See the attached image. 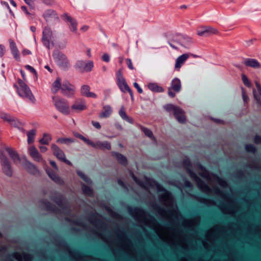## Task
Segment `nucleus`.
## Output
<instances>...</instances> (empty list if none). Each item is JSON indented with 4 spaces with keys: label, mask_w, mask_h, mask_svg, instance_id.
<instances>
[{
    "label": "nucleus",
    "mask_w": 261,
    "mask_h": 261,
    "mask_svg": "<svg viewBox=\"0 0 261 261\" xmlns=\"http://www.w3.org/2000/svg\"><path fill=\"white\" fill-rule=\"evenodd\" d=\"M19 87L17 88L18 95L24 98L28 99L33 103L36 102V99L32 94L30 88L21 79L18 80Z\"/></svg>",
    "instance_id": "obj_1"
},
{
    "label": "nucleus",
    "mask_w": 261,
    "mask_h": 261,
    "mask_svg": "<svg viewBox=\"0 0 261 261\" xmlns=\"http://www.w3.org/2000/svg\"><path fill=\"white\" fill-rule=\"evenodd\" d=\"M183 166L189 172L191 177L194 179L197 182L198 186L202 189H208L207 185L200 179L196 174V173L192 171V165L189 159H185L183 161Z\"/></svg>",
    "instance_id": "obj_2"
},
{
    "label": "nucleus",
    "mask_w": 261,
    "mask_h": 261,
    "mask_svg": "<svg viewBox=\"0 0 261 261\" xmlns=\"http://www.w3.org/2000/svg\"><path fill=\"white\" fill-rule=\"evenodd\" d=\"M53 57L57 64L64 70L67 69L69 67V63L67 57L59 51H54Z\"/></svg>",
    "instance_id": "obj_3"
},
{
    "label": "nucleus",
    "mask_w": 261,
    "mask_h": 261,
    "mask_svg": "<svg viewBox=\"0 0 261 261\" xmlns=\"http://www.w3.org/2000/svg\"><path fill=\"white\" fill-rule=\"evenodd\" d=\"M93 66L94 65L92 61L79 60L76 62L74 65V68L79 72L83 73L84 72H87L91 71L92 70Z\"/></svg>",
    "instance_id": "obj_4"
},
{
    "label": "nucleus",
    "mask_w": 261,
    "mask_h": 261,
    "mask_svg": "<svg viewBox=\"0 0 261 261\" xmlns=\"http://www.w3.org/2000/svg\"><path fill=\"white\" fill-rule=\"evenodd\" d=\"M55 106L60 112L64 115H68L70 113V108L68 102L64 98H58L55 101Z\"/></svg>",
    "instance_id": "obj_5"
},
{
    "label": "nucleus",
    "mask_w": 261,
    "mask_h": 261,
    "mask_svg": "<svg viewBox=\"0 0 261 261\" xmlns=\"http://www.w3.org/2000/svg\"><path fill=\"white\" fill-rule=\"evenodd\" d=\"M53 154L59 160L64 162L66 164L72 166V163L67 160L64 152L56 144H52L51 146Z\"/></svg>",
    "instance_id": "obj_6"
},
{
    "label": "nucleus",
    "mask_w": 261,
    "mask_h": 261,
    "mask_svg": "<svg viewBox=\"0 0 261 261\" xmlns=\"http://www.w3.org/2000/svg\"><path fill=\"white\" fill-rule=\"evenodd\" d=\"M174 41L186 48H189L192 43V39L190 37L181 34H178L174 36Z\"/></svg>",
    "instance_id": "obj_7"
},
{
    "label": "nucleus",
    "mask_w": 261,
    "mask_h": 261,
    "mask_svg": "<svg viewBox=\"0 0 261 261\" xmlns=\"http://www.w3.org/2000/svg\"><path fill=\"white\" fill-rule=\"evenodd\" d=\"M116 79L117 84L120 90L122 92H127V90H129V87L126 83L125 80L124 79L122 72L120 70H119L116 73Z\"/></svg>",
    "instance_id": "obj_8"
},
{
    "label": "nucleus",
    "mask_w": 261,
    "mask_h": 261,
    "mask_svg": "<svg viewBox=\"0 0 261 261\" xmlns=\"http://www.w3.org/2000/svg\"><path fill=\"white\" fill-rule=\"evenodd\" d=\"M1 164L4 173L8 177H12L13 175V170L8 159L4 156L1 159Z\"/></svg>",
    "instance_id": "obj_9"
},
{
    "label": "nucleus",
    "mask_w": 261,
    "mask_h": 261,
    "mask_svg": "<svg viewBox=\"0 0 261 261\" xmlns=\"http://www.w3.org/2000/svg\"><path fill=\"white\" fill-rule=\"evenodd\" d=\"M62 93L65 96L70 97L74 94V88L68 81H64L61 85Z\"/></svg>",
    "instance_id": "obj_10"
},
{
    "label": "nucleus",
    "mask_w": 261,
    "mask_h": 261,
    "mask_svg": "<svg viewBox=\"0 0 261 261\" xmlns=\"http://www.w3.org/2000/svg\"><path fill=\"white\" fill-rule=\"evenodd\" d=\"M61 18L68 23L71 31L75 32L77 30V22L68 13H65L61 16Z\"/></svg>",
    "instance_id": "obj_11"
},
{
    "label": "nucleus",
    "mask_w": 261,
    "mask_h": 261,
    "mask_svg": "<svg viewBox=\"0 0 261 261\" xmlns=\"http://www.w3.org/2000/svg\"><path fill=\"white\" fill-rule=\"evenodd\" d=\"M52 37V32L48 27H45L42 33V42L45 46L50 48V40Z\"/></svg>",
    "instance_id": "obj_12"
},
{
    "label": "nucleus",
    "mask_w": 261,
    "mask_h": 261,
    "mask_svg": "<svg viewBox=\"0 0 261 261\" xmlns=\"http://www.w3.org/2000/svg\"><path fill=\"white\" fill-rule=\"evenodd\" d=\"M71 109L72 110L76 112L84 111L87 109L86 102L83 99H76L71 106Z\"/></svg>",
    "instance_id": "obj_13"
},
{
    "label": "nucleus",
    "mask_w": 261,
    "mask_h": 261,
    "mask_svg": "<svg viewBox=\"0 0 261 261\" xmlns=\"http://www.w3.org/2000/svg\"><path fill=\"white\" fill-rule=\"evenodd\" d=\"M218 31L211 27H204L197 32V34L200 36L207 37L212 34H216Z\"/></svg>",
    "instance_id": "obj_14"
},
{
    "label": "nucleus",
    "mask_w": 261,
    "mask_h": 261,
    "mask_svg": "<svg viewBox=\"0 0 261 261\" xmlns=\"http://www.w3.org/2000/svg\"><path fill=\"white\" fill-rule=\"evenodd\" d=\"M41 204L45 210L55 214L59 213V210L47 200H42Z\"/></svg>",
    "instance_id": "obj_15"
},
{
    "label": "nucleus",
    "mask_w": 261,
    "mask_h": 261,
    "mask_svg": "<svg viewBox=\"0 0 261 261\" xmlns=\"http://www.w3.org/2000/svg\"><path fill=\"white\" fill-rule=\"evenodd\" d=\"M29 152L34 161L38 162L43 161L42 156L34 146H32L29 148Z\"/></svg>",
    "instance_id": "obj_16"
},
{
    "label": "nucleus",
    "mask_w": 261,
    "mask_h": 261,
    "mask_svg": "<svg viewBox=\"0 0 261 261\" xmlns=\"http://www.w3.org/2000/svg\"><path fill=\"white\" fill-rule=\"evenodd\" d=\"M43 17L46 21H50L53 19L59 20L56 12L53 9H48L46 10L43 13Z\"/></svg>",
    "instance_id": "obj_17"
},
{
    "label": "nucleus",
    "mask_w": 261,
    "mask_h": 261,
    "mask_svg": "<svg viewBox=\"0 0 261 261\" xmlns=\"http://www.w3.org/2000/svg\"><path fill=\"white\" fill-rule=\"evenodd\" d=\"M10 48L14 58L17 61H20V54L15 42L12 39H9Z\"/></svg>",
    "instance_id": "obj_18"
},
{
    "label": "nucleus",
    "mask_w": 261,
    "mask_h": 261,
    "mask_svg": "<svg viewBox=\"0 0 261 261\" xmlns=\"http://www.w3.org/2000/svg\"><path fill=\"white\" fill-rule=\"evenodd\" d=\"M92 144H90V146L93 148L100 149H107L110 150L111 149V145L110 143L107 141L100 142L97 141L96 142H93L92 141Z\"/></svg>",
    "instance_id": "obj_19"
},
{
    "label": "nucleus",
    "mask_w": 261,
    "mask_h": 261,
    "mask_svg": "<svg viewBox=\"0 0 261 261\" xmlns=\"http://www.w3.org/2000/svg\"><path fill=\"white\" fill-rule=\"evenodd\" d=\"M23 166L25 169L31 174L35 175L39 172V170L35 165L28 160L24 161Z\"/></svg>",
    "instance_id": "obj_20"
},
{
    "label": "nucleus",
    "mask_w": 261,
    "mask_h": 261,
    "mask_svg": "<svg viewBox=\"0 0 261 261\" xmlns=\"http://www.w3.org/2000/svg\"><path fill=\"white\" fill-rule=\"evenodd\" d=\"M90 87L88 85H85L82 86L81 88V93L82 95L87 97L96 98L97 97V95L93 92H90Z\"/></svg>",
    "instance_id": "obj_21"
},
{
    "label": "nucleus",
    "mask_w": 261,
    "mask_h": 261,
    "mask_svg": "<svg viewBox=\"0 0 261 261\" xmlns=\"http://www.w3.org/2000/svg\"><path fill=\"white\" fill-rule=\"evenodd\" d=\"M46 171L48 176L55 182L61 184L63 182L61 178L59 177L52 169L47 168Z\"/></svg>",
    "instance_id": "obj_22"
},
{
    "label": "nucleus",
    "mask_w": 261,
    "mask_h": 261,
    "mask_svg": "<svg viewBox=\"0 0 261 261\" xmlns=\"http://www.w3.org/2000/svg\"><path fill=\"white\" fill-rule=\"evenodd\" d=\"M170 88L176 93H178L181 90V82L179 79L174 78L172 80Z\"/></svg>",
    "instance_id": "obj_23"
},
{
    "label": "nucleus",
    "mask_w": 261,
    "mask_h": 261,
    "mask_svg": "<svg viewBox=\"0 0 261 261\" xmlns=\"http://www.w3.org/2000/svg\"><path fill=\"white\" fill-rule=\"evenodd\" d=\"M175 118L177 120L181 123H185L186 122V118L184 114V112L182 110L178 108V109L174 112L173 114Z\"/></svg>",
    "instance_id": "obj_24"
},
{
    "label": "nucleus",
    "mask_w": 261,
    "mask_h": 261,
    "mask_svg": "<svg viewBox=\"0 0 261 261\" xmlns=\"http://www.w3.org/2000/svg\"><path fill=\"white\" fill-rule=\"evenodd\" d=\"M189 57V56L187 54H183L178 57L175 61V68L179 69Z\"/></svg>",
    "instance_id": "obj_25"
},
{
    "label": "nucleus",
    "mask_w": 261,
    "mask_h": 261,
    "mask_svg": "<svg viewBox=\"0 0 261 261\" xmlns=\"http://www.w3.org/2000/svg\"><path fill=\"white\" fill-rule=\"evenodd\" d=\"M244 64L246 66L254 68H258L260 67L259 63L254 59L247 58L245 60Z\"/></svg>",
    "instance_id": "obj_26"
},
{
    "label": "nucleus",
    "mask_w": 261,
    "mask_h": 261,
    "mask_svg": "<svg viewBox=\"0 0 261 261\" xmlns=\"http://www.w3.org/2000/svg\"><path fill=\"white\" fill-rule=\"evenodd\" d=\"M112 154L116 158L119 164L123 166H126L127 165V160L125 156L116 152H113Z\"/></svg>",
    "instance_id": "obj_27"
},
{
    "label": "nucleus",
    "mask_w": 261,
    "mask_h": 261,
    "mask_svg": "<svg viewBox=\"0 0 261 261\" xmlns=\"http://www.w3.org/2000/svg\"><path fill=\"white\" fill-rule=\"evenodd\" d=\"M112 113L111 107L109 105H106L103 107L102 111L99 114V117L100 118H108L110 116Z\"/></svg>",
    "instance_id": "obj_28"
},
{
    "label": "nucleus",
    "mask_w": 261,
    "mask_h": 261,
    "mask_svg": "<svg viewBox=\"0 0 261 261\" xmlns=\"http://www.w3.org/2000/svg\"><path fill=\"white\" fill-rule=\"evenodd\" d=\"M9 123L11 126L18 128L23 132H24V130L22 128L24 125V123L20 122L17 118L13 117Z\"/></svg>",
    "instance_id": "obj_29"
},
{
    "label": "nucleus",
    "mask_w": 261,
    "mask_h": 261,
    "mask_svg": "<svg viewBox=\"0 0 261 261\" xmlns=\"http://www.w3.org/2000/svg\"><path fill=\"white\" fill-rule=\"evenodd\" d=\"M53 200L56 203V204L64 210L69 211V208L68 206L64 205L63 199L62 197L60 196L54 197L53 198Z\"/></svg>",
    "instance_id": "obj_30"
},
{
    "label": "nucleus",
    "mask_w": 261,
    "mask_h": 261,
    "mask_svg": "<svg viewBox=\"0 0 261 261\" xmlns=\"http://www.w3.org/2000/svg\"><path fill=\"white\" fill-rule=\"evenodd\" d=\"M6 151L9 154L10 157L14 162L20 161L19 155L15 151L13 150L11 148L9 147L6 148Z\"/></svg>",
    "instance_id": "obj_31"
},
{
    "label": "nucleus",
    "mask_w": 261,
    "mask_h": 261,
    "mask_svg": "<svg viewBox=\"0 0 261 261\" xmlns=\"http://www.w3.org/2000/svg\"><path fill=\"white\" fill-rule=\"evenodd\" d=\"M82 189L84 194L85 195L89 197H92L93 196V190L85 184H83L82 185Z\"/></svg>",
    "instance_id": "obj_32"
},
{
    "label": "nucleus",
    "mask_w": 261,
    "mask_h": 261,
    "mask_svg": "<svg viewBox=\"0 0 261 261\" xmlns=\"http://www.w3.org/2000/svg\"><path fill=\"white\" fill-rule=\"evenodd\" d=\"M148 87L149 90L153 92H163L164 91V89L155 83H150L148 85Z\"/></svg>",
    "instance_id": "obj_33"
},
{
    "label": "nucleus",
    "mask_w": 261,
    "mask_h": 261,
    "mask_svg": "<svg viewBox=\"0 0 261 261\" xmlns=\"http://www.w3.org/2000/svg\"><path fill=\"white\" fill-rule=\"evenodd\" d=\"M119 114L122 119L130 123H133V120L132 118H129L124 111V108L122 107L119 112Z\"/></svg>",
    "instance_id": "obj_34"
},
{
    "label": "nucleus",
    "mask_w": 261,
    "mask_h": 261,
    "mask_svg": "<svg viewBox=\"0 0 261 261\" xmlns=\"http://www.w3.org/2000/svg\"><path fill=\"white\" fill-rule=\"evenodd\" d=\"M61 79L58 77L53 84L52 91L53 93H56L61 88Z\"/></svg>",
    "instance_id": "obj_35"
},
{
    "label": "nucleus",
    "mask_w": 261,
    "mask_h": 261,
    "mask_svg": "<svg viewBox=\"0 0 261 261\" xmlns=\"http://www.w3.org/2000/svg\"><path fill=\"white\" fill-rule=\"evenodd\" d=\"M36 129H32L27 132L28 143V144L32 143L34 141V138L36 135Z\"/></svg>",
    "instance_id": "obj_36"
},
{
    "label": "nucleus",
    "mask_w": 261,
    "mask_h": 261,
    "mask_svg": "<svg viewBox=\"0 0 261 261\" xmlns=\"http://www.w3.org/2000/svg\"><path fill=\"white\" fill-rule=\"evenodd\" d=\"M74 141V139L67 138H60L57 140V143L65 144L73 143Z\"/></svg>",
    "instance_id": "obj_37"
},
{
    "label": "nucleus",
    "mask_w": 261,
    "mask_h": 261,
    "mask_svg": "<svg viewBox=\"0 0 261 261\" xmlns=\"http://www.w3.org/2000/svg\"><path fill=\"white\" fill-rule=\"evenodd\" d=\"M51 138L50 136L47 134L43 135V137L39 140L40 143L44 145H48L49 141L51 140Z\"/></svg>",
    "instance_id": "obj_38"
},
{
    "label": "nucleus",
    "mask_w": 261,
    "mask_h": 261,
    "mask_svg": "<svg viewBox=\"0 0 261 261\" xmlns=\"http://www.w3.org/2000/svg\"><path fill=\"white\" fill-rule=\"evenodd\" d=\"M0 118L4 120V121L10 123L13 117L8 113L1 112Z\"/></svg>",
    "instance_id": "obj_39"
},
{
    "label": "nucleus",
    "mask_w": 261,
    "mask_h": 261,
    "mask_svg": "<svg viewBox=\"0 0 261 261\" xmlns=\"http://www.w3.org/2000/svg\"><path fill=\"white\" fill-rule=\"evenodd\" d=\"M77 174L85 182L88 184L91 182V179L83 172L78 171L77 172Z\"/></svg>",
    "instance_id": "obj_40"
},
{
    "label": "nucleus",
    "mask_w": 261,
    "mask_h": 261,
    "mask_svg": "<svg viewBox=\"0 0 261 261\" xmlns=\"http://www.w3.org/2000/svg\"><path fill=\"white\" fill-rule=\"evenodd\" d=\"M141 129L142 131L144 133V134L146 136L148 137L149 138H150L151 139H154L153 134L150 129H149L147 128H146L144 126H141Z\"/></svg>",
    "instance_id": "obj_41"
},
{
    "label": "nucleus",
    "mask_w": 261,
    "mask_h": 261,
    "mask_svg": "<svg viewBox=\"0 0 261 261\" xmlns=\"http://www.w3.org/2000/svg\"><path fill=\"white\" fill-rule=\"evenodd\" d=\"M164 109L166 111L169 112L173 111L174 114V112L178 109V107H176L172 104H168L164 106Z\"/></svg>",
    "instance_id": "obj_42"
},
{
    "label": "nucleus",
    "mask_w": 261,
    "mask_h": 261,
    "mask_svg": "<svg viewBox=\"0 0 261 261\" xmlns=\"http://www.w3.org/2000/svg\"><path fill=\"white\" fill-rule=\"evenodd\" d=\"M74 136L76 138L83 141L84 142H85L87 145H88L89 146H90V144H92V141L91 140L86 138V137H85L84 136H83V135H82L81 134H80L79 133H76L75 134H74Z\"/></svg>",
    "instance_id": "obj_43"
},
{
    "label": "nucleus",
    "mask_w": 261,
    "mask_h": 261,
    "mask_svg": "<svg viewBox=\"0 0 261 261\" xmlns=\"http://www.w3.org/2000/svg\"><path fill=\"white\" fill-rule=\"evenodd\" d=\"M245 149L247 152L255 153L257 151L256 147L252 144L246 145Z\"/></svg>",
    "instance_id": "obj_44"
},
{
    "label": "nucleus",
    "mask_w": 261,
    "mask_h": 261,
    "mask_svg": "<svg viewBox=\"0 0 261 261\" xmlns=\"http://www.w3.org/2000/svg\"><path fill=\"white\" fill-rule=\"evenodd\" d=\"M242 80L245 86L248 88L251 87V83L245 74H243L242 75Z\"/></svg>",
    "instance_id": "obj_45"
},
{
    "label": "nucleus",
    "mask_w": 261,
    "mask_h": 261,
    "mask_svg": "<svg viewBox=\"0 0 261 261\" xmlns=\"http://www.w3.org/2000/svg\"><path fill=\"white\" fill-rule=\"evenodd\" d=\"M156 186L159 192H164L168 196L171 195V193L168 191L166 190L164 187H163L161 185H160L158 182H156Z\"/></svg>",
    "instance_id": "obj_46"
},
{
    "label": "nucleus",
    "mask_w": 261,
    "mask_h": 261,
    "mask_svg": "<svg viewBox=\"0 0 261 261\" xmlns=\"http://www.w3.org/2000/svg\"><path fill=\"white\" fill-rule=\"evenodd\" d=\"M128 211L130 214H133L134 213H140V212H143V211L139 207H135V208H132V207H128Z\"/></svg>",
    "instance_id": "obj_47"
},
{
    "label": "nucleus",
    "mask_w": 261,
    "mask_h": 261,
    "mask_svg": "<svg viewBox=\"0 0 261 261\" xmlns=\"http://www.w3.org/2000/svg\"><path fill=\"white\" fill-rule=\"evenodd\" d=\"M25 68L26 69L29 70L31 72L33 73L36 76H37V73L36 71L35 70V69L33 67H32L30 65H27L25 66Z\"/></svg>",
    "instance_id": "obj_48"
},
{
    "label": "nucleus",
    "mask_w": 261,
    "mask_h": 261,
    "mask_svg": "<svg viewBox=\"0 0 261 261\" xmlns=\"http://www.w3.org/2000/svg\"><path fill=\"white\" fill-rule=\"evenodd\" d=\"M6 53V47L3 44H0V58L3 57Z\"/></svg>",
    "instance_id": "obj_49"
},
{
    "label": "nucleus",
    "mask_w": 261,
    "mask_h": 261,
    "mask_svg": "<svg viewBox=\"0 0 261 261\" xmlns=\"http://www.w3.org/2000/svg\"><path fill=\"white\" fill-rule=\"evenodd\" d=\"M168 44L173 49H177L178 48L175 45V44H177V42L174 41V37L171 41H168Z\"/></svg>",
    "instance_id": "obj_50"
},
{
    "label": "nucleus",
    "mask_w": 261,
    "mask_h": 261,
    "mask_svg": "<svg viewBox=\"0 0 261 261\" xmlns=\"http://www.w3.org/2000/svg\"><path fill=\"white\" fill-rule=\"evenodd\" d=\"M254 142L256 144H261V136L256 135L254 138Z\"/></svg>",
    "instance_id": "obj_51"
},
{
    "label": "nucleus",
    "mask_w": 261,
    "mask_h": 261,
    "mask_svg": "<svg viewBox=\"0 0 261 261\" xmlns=\"http://www.w3.org/2000/svg\"><path fill=\"white\" fill-rule=\"evenodd\" d=\"M126 64H127L128 67L130 69L133 70L134 69V67L133 65L132 60L130 59H126Z\"/></svg>",
    "instance_id": "obj_52"
},
{
    "label": "nucleus",
    "mask_w": 261,
    "mask_h": 261,
    "mask_svg": "<svg viewBox=\"0 0 261 261\" xmlns=\"http://www.w3.org/2000/svg\"><path fill=\"white\" fill-rule=\"evenodd\" d=\"M134 86L135 88H136L139 93H143V90L142 88L140 87L139 84L137 83H134Z\"/></svg>",
    "instance_id": "obj_53"
},
{
    "label": "nucleus",
    "mask_w": 261,
    "mask_h": 261,
    "mask_svg": "<svg viewBox=\"0 0 261 261\" xmlns=\"http://www.w3.org/2000/svg\"><path fill=\"white\" fill-rule=\"evenodd\" d=\"M256 40L254 39H251L249 40H247L245 41L244 46L245 47H248L250 46L251 44H253V41H255Z\"/></svg>",
    "instance_id": "obj_54"
},
{
    "label": "nucleus",
    "mask_w": 261,
    "mask_h": 261,
    "mask_svg": "<svg viewBox=\"0 0 261 261\" xmlns=\"http://www.w3.org/2000/svg\"><path fill=\"white\" fill-rule=\"evenodd\" d=\"M93 126H94L97 129H100L101 128V125L100 123L97 121H92L91 122Z\"/></svg>",
    "instance_id": "obj_55"
},
{
    "label": "nucleus",
    "mask_w": 261,
    "mask_h": 261,
    "mask_svg": "<svg viewBox=\"0 0 261 261\" xmlns=\"http://www.w3.org/2000/svg\"><path fill=\"white\" fill-rule=\"evenodd\" d=\"M43 3L46 5L51 6L55 3V0H42Z\"/></svg>",
    "instance_id": "obj_56"
},
{
    "label": "nucleus",
    "mask_w": 261,
    "mask_h": 261,
    "mask_svg": "<svg viewBox=\"0 0 261 261\" xmlns=\"http://www.w3.org/2000/svg\"><path fill=\"white\" fill-rule=\"evenodd\" d=\"M102 59L106 62H109L110 61V56L107 54H105L102 57Z\"/></svg>",
    "instance_id": "obj_57"
},
{
    "label": "nucleus",
    "mask_w": 261,
    "mask_h": 261,
    "mask_svg": "<svg viewBox=\"0 0 261 261\" xmlns=\"http://www.w3.org/2000/svg\"><path fill=\"white\" fill-rule=\"evenodd\" d=\"M173 90H172V89L169 88H168V95L170 97L173 98V97H174L175 96V94L174 92L172 91Z\"/></svg>",
    "instance_id": "obj_58"
},
{
    "label": "nucleus",
    "mask_w": 261,
    "mask_h": 261,
    "mask_svg": "<svg viewBox=\"0 0 261 261\" xmlns=\"http://www.w3.org/2000/svg\"><path fill=\"white\" fill-rule=\"evenodd\" d=\"M185 186L187 189H191L192 188V184L187 180L185 182Z\"/></svg>",
    "instance_id": "obj_59"
},
{
    "label": "nucleus",
    "mask_w": 261,
    "mask_h": 261,
    "mask_svg": "<svg viewBox=\"0 0 261 261\" xmlns=\"http://www.w3.org/2000/svg\"><path fill=\"white\" fill-rule=\"evenodd\" d=\"M22 54L23 56L31 54V51L27 49H24L22 50Z\"/></svg>",
    "instance_id": "obj_60"
},
{
    "label": "nucleus",
    "mask_w": 261,
    "mask_h": 261,
    "mask_svg": "<svg viewBox=\"0 0 261 261\" xmlns=\"http://www.w3.org/2000/svg\"><path fill=\"white\" fill-rule=\"evenodd\" d=\"M50 164L55 169H56L57 170H58V167H57L55 162H54L53 161H50Z\"/></svg>",
    "instance_id": "obj_61"
},
{
    "label": "nucleus",
    "mask_w": 261,
    "mask_h": 261,
    "mask_svg": "<svg viewBox=\"0 0 261 261\" xmlns=\"http://www.w3.org/2000/svg\"><path fill=\"white\" fill-rule=\"evenodd\" d=\"M21 10L24 12H25L27 15H31V14L30 12H29V11H28L27 7H25L24 6H22L21 7Z\"/></svg>",
    "instance_id": "obj_62"
},
{
    "label": "nucleus",
    "mask_w": 261,
    "mask_h": 261,
    "mask_svg": "<svg viewBox=\"0 0 261 261\" xmlns=\"http://www.w3.org/2000/svg\"><path fill=\"white\" fill-rule=\"evenodd\" d=\"M39 148L42 152H45L47 150V147L44 146H39Z\"/></svg>",
    "instance_id": "obj_63"
},
{
    "label": "nucleus",
    "mask_w": 261,
    "mask_h": 261,
    "mask_svg": "<svg viewBox=\"0 0 261 261\" xmlns=\"http://www.w3.org/2000/svg\"><path fill=\"white\" fill-rule=\"evenodd\" d=\"M256 87L257 88L259 94L261 96V88H260V87L259 86V84L257 83L256 84Z\"/></svg>",
    "instance_id": "obj_64"
}]
</instances>
